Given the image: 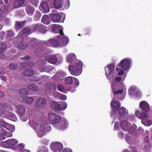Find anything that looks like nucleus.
Returning a JSON list of instances; mask_svg holds the SVG:
<instances>
[{
	"instance_id": "nucleus-32",
	"label": "nucleus",
	"mask_w": 152,
	"mask_h": 152,
	"mask_svg": "<svg viewBox=\"0 0 152 152\" xmlns=\"http://www.w3.org/2000/svg\"><path fill=\"white\" fill-rule=\"evenodd\" d=\"M25 3V0H15L14 3V7L18 8L22 7Z\"/></svg>"
},
{
	"instance_id": "nucleus-1",
	"label": "nucleus",
	"mask_w": 152,
	"mask_h": 152,
	"mask_svg": "<svg viewBox=\"0 0 152 152\" xmlns=\"http://www.w3.org/2000/svg\"><path fill=\"white\" fill-rule=\"evenodd\" d=\"M111 86L114 97L111 102L110 105L114 111L117 110L121 106L119 102L115 100V98L117 97L120 100L123 99L126 94V89L124 83L122 82L118 86L114 82L112 83Z\"/></svg>"
},
{
	"instance_id": "nucleus-40",
	"label": "nucleus",
	"mask_w": 152,
	"mask_h": 152,
	"mask_svg": "<svg viewBox=\"0 0 152 152\" xmlns=\"http://www.w3.org/2000/svg\"><path fill=\"white\" fill-rule=\"evenodd\" d=\"M28 88L30 90L33 91H37L39 90L38 87L33 84H29L28 86Z\"/></svg>"
},
{
	"instance_id": "nucleus-21",
	"label": "nucleus",
	"mask_w": 152,
	"mask_h": 152,
	"mask_svg": "<svg viewBox=\"0 0 152 152\" xmlns=\"http://www.w3.org/2000/svg\"><path fill=\"white\" fill-rule=\"evenodd\" d=\"M137 90L138 89L136 86H131L129 88L128 90V94L130 96H132L133 94H134L136 92H137L139 95L137 96L136 95V96L138 97H140L141 96V94L140 92L137 91Z\"/></svg>"
},
{
	"instance_id": "nucleus-18",
	"label": "nucleus",
	"mask_w": 152,
	"mask_h": 152,
	"mask_svg": "<svg viewBox=\"0 0 152 152\" xmlns=\"http://www.w3.org/2000/svg\"><path fill=\"white\" fill-rule=\"evenodd\" d=\"M135 113L136 116L140 119H145L148 117V115L147 113L142 112L140 113L138 110L135 111Z\"/></svg>"
},
{
	"instance_id": "nucleus-16",
	"label": "nucleus",
	"mask_w": 152,
	"mask_h": 152,
	"mask_svg": "<svg viewBox=\"0 0 152 152\" xmlns=\"http://www.w3.org/2000/svg\"><path fill=\"white\" fill-rule=\"evenodd\" d=\"M136 137L135 134L133 133L132 134H127L126 135L125 140L129 144H132L134 142Z\"/></svg>"
},
{
	"instance_id": "nucleus-28",
	"label": "nucleus",
	"mask_w": 152,
	"mask_h": 152,
	"mask_svg": "<svg viewBox=\"0 0 152 152\" xmlns=\"http://www.w3.org/2000/svg\"><path fill=\"white\" fill-rule=\"evenodd\" d=\"M26 10L27 14L29 15H32L35 10L34 7L32 5H28L26 7Z\"/></svg>"
},
{
	"instance_id": "nucleus-59",
	"label": "nucleus",
	"mask_w": 152,
	"mask_h": 152,
	"mask_svg": "<svg viewBox=\"0 0 152 152\" xmlns=\"http://www.w3.org/2000/svg\"><path fill=\"white\" fill-rule=\"evenodd\" d=\"M61 93L58 92H56L53 94V96L56 99H58L60 96Z\"/></svg>"
},
{
	"instance_id": "nucleus-36",
	"label": "nucleus",
	"mask_w": 152,
	"mask_h": 152,
	"mask_svg": "<svg viewBox=\"0 0 152 152\" xmlns=\"http://www.w3.org/2000/svg\"><path fill=\"white\" fill-rule=\"evenodd\" d=\"M24 145L23 143H20L16 145L13 148V150L15 151H18V152L23 151L24 149Z\"/></svg>"
},
{
	"instance_id": "nucleus-64",
	"label": "nucleus",
	"mask_w": 152,
	"mask_h": 152,
	"mask_svg": "<svg viewBox=\"0 0 152 152\" xmlns=\"http://www.w3.org/2000/svg\"><path fill=\"white\" fill-rule=\"evenodd\" d=\"M21 58L23 60L28 61L30 59L31 57L30 56L26 55L24 57Z\"/></svg>"
},
{
	"instance_id": "nucleus-10",
	"label": "nucleus",
	"mask_w": 152,
	"mask_h": 152,
	"mask_svg": "<svg viewBox=\"0 0 152 152\" xmlns=\"http://www.w3.org/2000/svg\"><path fill=\"white\" fill-rule=\"evenodd\" d=\"M48 115L49 120L52 124H57L61 120V116L55 113H50Z\"/></svg>"
},
{
	"instance_id": "nucleus-5",
	"label": "nucleus",
	"mask_w": 152,
	"mask_h": 152,
	"mask_svg": "<svg viewBox=\"0 0 152 152\" xmlns=\"http://www.w3.org/2000/svg\"><path fill=\"white\" fill-rule=\"evenodd\" d=\"M132 61L131 58H126L123 59L118 64L124 70L129 71L131 68Z\"/></svg>"
},
{
	"instance_id": "nucleus-33",
	"label": "nucleus",
	"mask_w": 152,
	"mask_h": 152,
	"mask_svg": "<svg viewBox=\"0 0 152 152\" xmlns=\"http://www.w3.org/2000/svg\"><path fill=\"white\" fill-rule=\"evenodd\" d=\"M33 25L31 26V29L29 28H25L23 29V32L26 35H29L35 31H36V29L35 28H33Z\"/></svg>"
},
{
	"instance_id": "nucleus-19",
	"label": "nucleus",
	"mask_w": 152,
	"mask_h": 152,
	"mask_svg": "<svg viewBox=\"0 0 152 152\" xmlns=\"http://www.w3.org/2000/svg\"><path fill=\"white\" fill-rule=\"evenodd\" d=\"M68 126V122L66 119H64L60 124L58 125L56 128L59 130H63L67 128Z\"/></svg>"
},
{
	"instance_id": "nucleus-34",
	"label": "nucleus",
	"mask_w": 152,
	"mask_h": 152,
	"mask_svg": "<svg viewBox=\"0 0 152 152\" xmlns=\"http://www.w3.org/2000/svg\"><path fill=\"white\" fill-rule=\"evenodd\" d=\"M18 92L19 94L22 97L27 96L28 95L29 93V90L26 88H21L19 90Z\"/></svg>"
},
{
	"instance_id": "nucleus-13",
	"label": "nucleus",
	"mask_w": 152,
	"mask_h": 152,
	"mask_svg": "<svg viewBox=\"0 0 152 152\" xmlns=\"http://www.w3.org/2000/svg\"><path fill=\"white\" fill-rule=\"evenodd\" d=\"M51 28L53 33H59L60 34L57 36L64 35L63 31V27L61 26L54 24L52 25Z\"/></svg>"
},
{
	"instance_id": "nucleus-7",
	"label": "nucleus",
	"mask_w": 152,
	"mask_h": 152,
	"mask_svg": "<svg viewBox=\"0 0 152 152\" xmlns=\"http://www.w3.org/2000/svg\"><path fill=\"white\" fill-rule=\"evenodd\" d=\"M53 5L56 9L60 8L63 5L66 9H68L70 6L69 0H54Z\"/></svg>"
},
{
	"instance_id": "nucleus-17",
	"label": "nucleus",
	"mask_w": 152,
	"mask_h": 152,
	"mask_svg": "<svg viewBox=\"0 0 152 152\" xmlns=\"http://www.w3.org/2000/svg\"><path fill=\"white\" fill-rule=\"evenodd\" d=\"M16 110L19 116L23 115L26 112V109L25 106L21 104L16 106Z\"/></svg>"
},
{
	"instance_id": "nucleus-20",
	"label": "nucleus",
	"mask_w": 152,
	"mask_h": 152,
	"mask_svg": "<svg viewBox=\"0 0 152 152\" xmlns=\"http://www.w3.org/2000/svg\"><path fill=\"white\" fill-rule=\"evenodd\" d=\"M40 70L41 72H46L51 74L54 73L55 71L54 67L50 66H43L40 68Z\"/></svg>"
},
{
	"instance_id": "nucleus-26",
	"label": "nucleus",
	"mask_w": 152,
	"mask_h": 152,
	"mask_svg": "<svg viewBox=\"0 0 152 152\" xmlns=\"http://www.w3.org/2000/svg\"><path fill=\"white\" fill-rule=\"evenodd\" d=\"M120 126L122 129L124 131H127L130 126V123L126 121H123L120 123Z\"/></svg>"
},
{
	"instance_id": "nucleus-14",
	"label": "nucleus",
	"mask_w": 152,
	"mask_h": 152,
	"mask_svg": "<svg viewBox=\"0 0 152 152\" xmlns=\"http://www.w3.org/2000/svg\"><path fill=\"white\" fill-rule=\"evenodd\" d=\"M1 116L4 118L10 119L14 121H15L17 120V118L16 115L8 111L3 112V113Z\"/></svg>"
},
{
	"instance_id": "nucleus-15",
	"label": "nucleus",
	"mask_w": 152,
	"mask_h": 152,
	"mask_svg": "<svg viewBox=\"0 0 152 152\" xmlns=\"http://www.w3.org/2000/svg\"><path fill=\"white\" fill-rule=\"evenodd\" d=\"M39 9L44 13H47L50 11V9L46 1H42L39 6Z\"/></svg>"
},
{
	"instance_id": "nucleus-3",
	"label": "nucleus",
	"mask_w": 152,
	"mask_h": 152,
	"mask_svg": "<svg viewBox=\"0 0 152 152\" xmlns=\"http://www.w3.org/2000/svg\"><path fill=\"white\" fill-rule=\"evenodd\" d=\"M29 124L35 130L39 137H42L46 134V129L44 124L36 122L34 120H30Z\"/></svg>"
},
{
	"instance_id": "nucleus-24",
	"label": "nucleus",
	"mask_w": 152,
	"mask_h": 152,
	"mask_svg": "<svg viewBox=\"0 0 152 152\" xmlns=\"http://www.w3.org/2000/svg\"><path fill=\"white\" fill-rule=\"evenodd\" d=\"M140 107L143 110L148 112L150 109V106L146 101L141 102L140 103Z\"/></svg>"
},
{
	"instance_id": "nucleus-63",
	"label": "nucleus",
	"mask_w": 152,
	"mask_h": 152,
	"mask_svg": "<svg viewBox=\"0 0 152 152\" xmlns=\"http://www.w3.org/2000/svg\"><path fill=\"white\" fill-rule=\"evenodd\" d=\"M120 128L119 123L117 122H116L114 125V129L115 130H118Z\"/></svg>"
},
{
	"instance_id": "nucleus-43",
	"label": "nucleus",
	"mask_w": 152,
	"mask_h": 152,
	"mask_svg": "<svg viewBox=\"0 0 152 152\" xmlns=\"http://www.w3.org/2000/svg\"><path fill=\"white\" fill-rule=\"evenodd\" d=\"M25 22L26 21H25L23 22H16L15 25V26L18 29L21 28L24 26Z\"/></svg>"
},
{
	"instance_id": "nucleus-9",
	"label": "nucleus",
	"mask_w": 152,
	"mask_h": 152,
	"mask_svg": "<svg viewBox=\"0 0 152 152\" xmlns=\"http://www.w3.org/2000/svg\"><path fill=\"white\" fill-rule=\"evenodd\" d=\"M61 56L59 54H55L52 55H48L45 57V60L52 64H54L57 63L58 59H61Z\"/></svg>"
},
{
	"instance_id": "nucleus-62",
	"label": "nucleus",
	"mask_w": 152,
	"mask_h": 152,
	"mask_svg": "<svg viewBox=\"0 0 152 152\" xmlns=\"http://www.w3.org/2000/svg\"><path fill=\"white\" fill-rule=\"evenodd\" d=\"M73 82L74 83L76 87L78 86L79 85V82L78 80L75 77V79H74V81Z\"/></svg>"
},
{
	"instance_id": "nucleus-52",
	"label": "nucleus",
	"mask_w": 152,
	"mask_h": 152,
	"mask_svg": "<svg viewBox=\"0 0 152 152\" xmlns=\"http://www.w3.org/2000/svg\"><path fill=\"white\" fill-rule=\"evenodd\" d=\"M58 90L60 91L65 93L66 91L63 86L61 84H58L57 87Z\"/></svg>"
},
{
	"instance_id": "nucleus-30",
	"label": "nucleus",
	"mask_w": 152,
	"mask_h": 152,
	"mask_svg": "<svg viewBox=\"0 0 152 152\" xmlns=\"http://www.w3.org/2000/svg\"><path fill=\"white\" fill-rule=\"evenodd\" d=\"M49 77V76L45 75L41 76L40 78H39L36 76L34 77L29 78V80L32 81H38L40 80H41L42 81H44L48 80Z\"/></svg>"
},
{
	"instance_id": "nucleus-31",
	"label": "nucleus",
	"mask_w": 152,
	"mask_h": 152,
	"mask_svg": "<svg viewBox=\"0 0 152 152\" xmlns=\"http://www.w3.org/2000/svg\"><path fill=\"white\" fill-rule=\"evenodd\" d=\"M34 96H25L23 98V101L24 103L27 104H30L33 103L34 100Z\"/></svg>"
},
{
	"instance_id": "nucleus-61",
	"label": "nucleus",
	"mask_w": 152,
	"mask_h": 152,
	"mask_svg": "<svg viewBox=\"0 0 152 152\" xmlns=\"http://www.w3.org/2000/svg\"><path fill=\"white\" fill-rule=\"evenodd\" d=\"M14 33L13 31L11 30H10L7 31V37H8L14 36Z\"/></svg>"
},
{
	"instance_id": "nucleus-45",
	"label": "nucleus",
	"mask_w": 152,
	"mask_h": 152,
	"mask_svg": "<svg viewBox=\"0 0 152 152\" xmlns=\"http://www.w3.org/2000/svg\"><path fill=\"white\" fill-rule=\"evenodd\" d=\"M75 77L69 76L66 77L65 79V83L68 84H71L74 81Z\"/></svg>"
},
{
	"instance_id": "nucleus-35",
	"label": "nucleus",
	"mask_w": 152,
	"mask_h": 152,
	"mask_svg": "<svg viewBox=\"0 0 152 152\" xmlns=\"http://www.w3.org/2000/svg\"><path fill=\"white\" fill-rule=\"evenodd\" d=\"M65 75V74L63 72L61 71L58 72L53 77L55 80H59L62 79Z\"/></svg>"
},
{
	"instance_id": "nucleus-56",
	"label": "nucleus",
	"mask_w": 152,
	"mask_h": 152,
	"mask_svg": "<svg viewBox=\"0 0 152 152\" xmlns=\"http://www.w3.org/2000/svg\"><path fill=\"white\" fill-rule=\"evenodd\" d=\"M39 0H30V3L34 7H37Z\"/></svg>"
},
{
	"instance_id": "nucleus-27",
	"label": "nucleus",
	"mask_w": 152,
	"mask_h": 152,
	"mask_svg": "<svg viewBox=\"0 0 152 152\" xmlns=\"http://www.w3.org/2000/svg\"><path fill=\"white\" fill-rule=\"evenodd\" d=\"M47 52L46 49L43 47L42 46H39L37 48L35 51V53L37 55L42 56L43 54H45Z\"/></svg>"
},
{
	"instance_id": "nucleus-12",
	"label": "nucleus",
	"mask_w": 152,
	"mask_h": 152,
	"mask_svg": "<svg viewBox=\"0 0 152 152\" xmlns=\"http://www.w3.org/2000/svg\"><path fill=\"white\" fill-rule=\"evenodd\" d=\"M50 148L54 152H60L63 148L62 144L60 142H54L50 144Z\"/></svg>"
},
{
	"instance_id": "nucleus-46",
	"label": "nucleus",
	"mask_w": 152,
	"mask_h": 152,
	"mask_svg": "<svg viewBox=\"0 0 152 152\" xmlns=\"http://www.w3.org/2000/svg\"><path fill=\"white\" fill-rule=\"evenodd\" d=\"M7 48L6 44L4 43H0V53H2Z\"/></svg>"
},
{
	"instance_id": "nucleus-11",
	"label": "nucleus",
	"mask_w": 152,
	"mask_h": 152,
	"mask_svg": "<svg viewBox=\"0 0 152 152\" xmlns=\"http://www.w3.org/2000/svg\"><path fill=\"white\" fill-rule=\"evenodd\" d=\"M47 101V100L43 97L38 99L34 104L35 107L37 108H42L46 104Z\"/></svg>"
},
{
	"instance_id": "nucleus-44",
	"label": "nucleus",
	"mask_w": 152,
	"mask_h": 152,
	"mask_svg": "<svg viewBox=\"0 0 152 152\" xmlns=\"http://www.w3.org/2000/svg\"><path fill=\"white\" fill-rule=\"evenodd\" d=\"M18 48L21 50H24L27 47L26 43L24 42H19L18 45Z\"/></svg>"
},
{
	"instance_id": "nucleus-53",
	"label": "nucleus",
	"mask_w": 152,
	"mask_h": 152,
	"mask_svg": "<svg viewBox=\"0 0 152 152\" xmlns=\"http://www.w3.org/2000/svg\"><path fill=\"white\" fill-rule=\"evenodd\" d=\"M41 16V13L39 11H36L34 19L36 20H39Z\"/></svg>"
},
{
	"instance_id": "nucleus-54",
	"label": "nucleus",
	"mask_w": 152,
	"mask_h": 152,
	"mask_svg": "<svg viewBox=\"0 0 152 152\" xmlns=\"http://www.w3.org/2000/svg\"><path fill=\"white\" fill-rule=\"evenodd\" d=\"M8 123L4 121L3 120H0V126L1 127L6 128L7 126Z\"/></svg>"
},
{
	"instance_id": "nucleus-41",
	"label": "nucleus",
	"mask_w": 152,
	"mask_h": 152,
	"mask_svg": "<svg viewBox=\"0 0 152 152\" xmlns=\"http://www.w3.org/2000/svg\"><path fill=\"white\" fill-rule=\"evenodd\" d=\"M37 152H48V151L47 147L41 145L38 148Z\"/></svg>"
},
{
	"instance_id": "nucleus-37",
	"label": "nucleus",
	"mask_w": 152,
	"mask_h": 152,
	"mask_svg": "<svg viewBox=\"0 0 152 152\" xmlns=\"http://www.w3.org/2000/svg\"><path fill=\"white\" fill-rule=\"evenodd\" d=\"M10 148H12L13 150V148H14V146L18 143V140L14 139H10L8 140Z\"/></svg>"
},
{
	"instance_id": "nucleus-38",
	"label": "nucleus",
	"mask_w": 152,
	"mask_h": 152,
	"mask_svg": "<svg viewBox=\"0 0 152 152\" xmlns=\"http://www.w3.org/2000/svg\"><path fill=\"white\" fill-rule=\"evenodd\" d=\"M34 74V72L32 69L25 70L23 72V75L26 76H32Z\"/></svg>"
},
{
	"instance_id": "nucleus-47",
	"label": "nucleus",
	"mask_w": 152,
	"mask_h": 152,
	"mask_svg": "<svg viewBox=\"0 0 152 152\" xmlns=\"http://www.w3.org/2000/svg\"><path fill=\"white\" fill-rule=\"evenodd\" d=\"M67 103L65 102H61V105H60L59 110H64L67 107Z\"/></svg>"
},
{
	"instance_id": "nucleus-29",
	"label": "nucleus",
	"mask_w": 152,
	"mask_h": 152,
	"mask_svg": "<svg viewBox=\"0 0 152 152\" xmlns=\"http://www.w3.org/2000/svg\"><path fill=\"white\" fill-rule=\"evenodd\" d=\"M12 136V133L6 132L4 130H2L0 133V140L5 139V137H9Z\"/></svg>"
},
{
	"instance_id": "nucleus-6",
	"label": "nucleus",
	"mask_w": 152,
	"mask_h": 152,
	"mask_svg": "<svg viewBox=\"0 0 152 152\" xmlns=\"http://www.w3.org/2000/svg\"><path fill=\"white\" fill-rule=\"evenodd\" d=\"M115 66L113 64L109 65L105 67V75L109 80H111L115 75Z\"/></svg>"
},
{
	"instance_id": "nucleus-50",
	"label": "nucleus",
	"mask_w": 152,
	"mask_h": 152,
	"mask_svg": "<svg viewBox=\"0 0 152 152\" xmlns=\"http://www.w3.org/2000/svg\"><path fill=\"white\" fill-rule=\"evenodd\" d=\"M46 87L51 89H53L56 88V86L54 83H50L46 85Z\"/></svg>"
},
{
	"instance_id": "nucleus-60",
	"label": "nucleus",
	"mask_w": 152,
	"mask_h": 152,
	"mask_svg": "<svg viewBox=\"0 0 152 152\" xmlns=\"http://www.w3.org/2000/svg\"><path fill=\"white\" fill-rule=\"evenodd\" d=\"M17 66L14 64H11L9 65V67L11 69H15L17 68Z\"/></svg>"
},
{
	"instance_id": "nucleus-57",
	"label": "nucleus",
	"mask_w": 152,
	"mask_h": 152,
	"mask_svg": "<svg viewBox=\"0 0 152 152\" xmlns=\"http://www.w3.org/2000/svg\"><path fill=\"white\" fill-rule=\"evenodd\" d=\"M116 71L118 72V75H123L124 73V71L123 69L121 68H117L116 69Z\"/></svg>"
},
{
	"instance_id": "nucleus-23",
	"label": "nucleus",
	"mask_w": 152,
	"mask_h": 152,
	"mask_svg": "<svg viewBox=\"0 0 152 152\" xmlns=\"http://www.w3.org/2000/svg\"><path fill=\"white\" fill-rule=\"evenodd\" d=\"M76 56L75 54L73 53H71L67 55L66 56V60L69 63L75 64L76 60Z\"/></svg>"
},
{
	"instance_id": "nucleus-4",
	"label": "nucleus",
	"mask_w": 152,
	"mask_h": 152,
	"mask_svg": "<svg viewBox=\"0 0 152 152\" xmlns=\"http://www.w3.org/2000/svg\"><path fill=\"white\" fill-rule=\"evenodd\" d=\"M83 64L81 61L77 60L74 64V65H70L68 66L69 72L72 75L77 76L80 75L82 72V68Z\"/></svg>"
},
{
	"instance_id": "nucleus-2",
	"label": "nucleus",
	"mask_w": 152,
	"mask_h": 152,
	"mask_svg": "<svg viewBox=\"0 0 152 152\" xmlns=\"http://www.w3.org/2000/svg\"><path fill=\"white\" fill-rule=\"evenodd\" d=\"M69 42L68 38L64 35L57 36L54 39H51L47 42H44L43 43L47 46L57 47L58 46L63 47L66 46Z\"/></svg>"
},
{
	"instance_id": "nucleus-42",
	"label": "nucleus",
	"mask_w": 152,
	"mask_h": 152,
	"mask_svg": "<svg viewBox=\"0 0 152 152\" xmlns=\"http://www.w3.org/2000/svg\"><path fill=\"white\" fill-rule=\"evenodd\" d=\"M52 108L56 110H59L60 104L55 102H53L51 104Z\"/></svg>"
},
{
	"instance_id": "nucleus-51",
	"label": "nucleus",
	"mask_w": 152,
	"mask_h": 152,
	"mask_svg": "<svg viewBox=\"0 0 152 152\" xmlns=\"http://www.w3.org/2000/svg\"><path fill=\"white\" fill-rule=\"evenodd\" d=\"M141 122L142 124L146 126H149L152 124V121L151 120H148L145 122L142 120Z\"/></svg>"
},
{
	"instance_id": "nucleus-48",
	"label": "nucleus",
	"mask_w": 152,
	"mask_h": 152,
	"mask_svg": "<svg viewBox=\"0 0 152 152\" xmlns=\"http://www.w3.org/2000/svg\"><path fill=\"white\" fill-rule=\"evenodd\" d=\"M7 130L11 132H13L15 130V127L14 126L8 124L7 126L6 127Z\"/></svg>"
},
{
	"instance_id": "nucleus-22",
	"label": "nucleus",
	"mask_w": 152,
	"mask_h": 152,
	"mask_svg": "<svg viewBox=\"0 0 152 152\" xmlns=\"http://www.w3.org/2000/svg\"><path fill=\"white\" fill-rule=\"evenodd\" d=\"M32 28H35L36 29V30L39 31L43 33H45L47 31L46 27L41 24H34Z\"/></svg>"
},
{
	"instance_id": "nucleus-58",
	"label": "nucleus",
	"mask_w": 152,
	"mask_h": 152,
	"mask_svg": "<svg viewBox=\"0 0 152 152\" xmlns=\"http://www.w3.org/2000/svg\"><path fill=\"white\" fill-rule=\"evenodd\" d=\"M66 96L61 93L58 100H65L66 99Z\"/></svg>"
},
{
	"instance_id": "nucleus-39",
	"label": "nucleus",
	"mask_w": 152,
	"mask_h": 152,
	"mask_svg": "<svg viewBox=\"0 0 152 152\" xmlns=\"http://www.w3.org/2000/svg\"><path fill=\"white\" fill-rule=\"evenodd\" d=\"M41 21L42 23L46 25L49 24L50 23V19L47 15H44L43 16Z\"/></svg>"
},
{
	"instance_id": "nucleus-49",
	"label": "nucleus",
	"mask_w": 152,
	"mask_h": 152,
	"mask_svg": "<svg viewBox=\"0 0 152 152\" xmlns=\"http://www.w3.org/2000/svg\"><path fill=\"white\" fill-rule=\"evenodd\" d=\"M137 128V126L135 124H133L128 130L129 132L132 133H134L135 131L136 130Z\"/></svg>"
},
{
	"instance_id": "nucleus-8",
	"label": "nucleus",
	"mask_w": 152,
	"mask_h": 152,
	"mask_svg": "<svg viewBox=\"0 0 152 152\" xmlns=\"http://www.w3.org/2000/svg\"><path fill=\"white\" fill-rule=\"evenodd\" d=\"M50 16L52 20L54 22H63L65 18V14L61 12L51 14Z\"/></svg>"
},
{
	"instance_id": "nucleus-55",
	"label": "nucleus",
	"mask_w": 152,
	"mask_h": 152,
	"mask_svg": "<svg viewBox=\"0 0 152 152\" xmlns=\"http://www.w3.org/2000/svg\"><path fill=\"white\" fill-rule=\"evenodd\" d=\"M1 146L4 148H10L8 140L2 142L1 143Z\"/></svg>"
},
{
	"instance_id": "nucleus-25",
	"label": "nucleus",
	"mask_w": 152,
	"mask_h": 152,
	"mask_svg": "<svg viewBox=\"0 0 152 152\" xmlns=\"http://www.w3.org/2000/svg\"><path fill=\"white\" fill-rule=\"evenodd\" d=\"M118 113L121 117H127L128 114L127 110L125 107H121L118 110Z\"/></svg>"
}]
</instances>
